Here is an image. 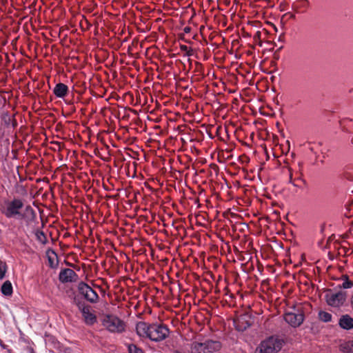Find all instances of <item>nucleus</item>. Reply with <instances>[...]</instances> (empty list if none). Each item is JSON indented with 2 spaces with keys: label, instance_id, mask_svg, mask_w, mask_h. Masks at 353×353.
<instances>
[{
  "label": "nucleus",
  "instance_id": "obj_1",
  "mask_svg": "<svg viewBox=\"0 0 353 353\" xmlns=\"http://www.w3.org/2000/svg\"><path fill=\"white\" fill-rule=\"evenodd\" d=\"M221 347V343L216 341H195L191 345L190 352L191 353H213L219 350Z\"/></svg>",
  "mask_w": 353,
  "mask_h": 353
},
{
  "label": "nucleus",
  "instance_id": "obj_2",
  "mask_svg": "<svg viewBox=\"0 0 353 353\" xmlns=\"http://www.w3.org/2000/svg\"><path fill=\"white\" fill-rule=\"evenodd\" d=\"M282 347V341L274 337H270L261 342L256 348V353H276Z\"/></svg>",
  "mask_w": 353,
  "mask_h": 353
},
{
  "label": "nucleus",
  "instance_id": "obj_3",
  "mask_svg": "<svg viewBox=\"0 0 353 353\" xmlns=\"http://www.w3.org/2000/svg\"><path fill=\"white\" fill-rule=\"evenodd\" d=\"M23 207L21 200L15 199L12 201H6L0 208L1 212L7 217L12 218L20 215L19 210Z\"/></svg>",
  "mask_w": 353,
  "mask_h": 353
},
{
  "label": "nucleus",
  "instance_id": "obj_4",
  "mask_svg": "<svg viewBox=\"0 0 353 353\" xmlns=\"http://www.w3.org/2000/svg\"><path fill=\"white\" fill-rule=\"evenodd\" d=\"M103 325L112 332H121L125 329L124 323L118 317L108 315L103 320Z\"/></svg>",
  "mask_w": 353,
  "mask_h": 353
},
{
  "label": "nucleus",
  "instance_id": "obj_5",
  "mask_svg": "<svg viewBox=\"0 0 353 353\" xmlns=\"http://www.w3.org/2000/svg\"><path fill=\"white\" fill-rule=\"evenodd\" d=\"M169 334L168 328L163 325H150L149 330V339L154 341H160L165 339Z\"/></svg>",
  "mask_w": 353,
  "mask_h": 353
},
{
  "label": "nucleus",
  "instance_id": "obj_6",
  "mask_svg": "<svg viewBox=\"0 0 353 353\" xmlns=\"http://www.w3.org/2000/svg\"><path fill=\"white\" fill-rule=\"evenodd\" d=\"M285 321L291 326L299 327L303 322L304 314L301 307L294 310L293 312H288L284 316Z\"/></svg>",
  "mask_w": 353,
  "mask_h": 353
},
{
  "label": "nucleus",
  "instance_id": "obj_7",
  "mask_svg": "<svg viewBox=\"0 0 353 353\" xmlns=\"http://www.w3.org/2000/svg\"><path fill=\"white\" fill-rule=\"evenodd\" d=\"M79 293L89 302L97 303L99 300L98 294L88 284L81 282L79 284Z\"/></svg>",
  "mask_w": 353,
  "mask_h": 353
},
{
  "label": "nucleus",
  "instance_id": "obj_8",
  "mask_svg": "<svg viewBox=\"0 0 353 353\" xmlns=\"http://www.w3.org/2000/svg\"><path fill=\"white\" fill-rule=\"evenodd\" d=\"M347 294L345 292H338L336 293H329L325 296L327 303L335 307H339L343 305L346 300Z\"/></svg>",
  "mask_w": 353,
  "mask_h": 353
},
{
  "label": "nucleus",
  "instance_id": "obj_9",
  "mask_svg": "<svg viewBox=\"0 0 353 353\" xmlns=\"http://www.w3.org/2000/svg\"><path fill=\"white\" fill-rule=\"evenodd\" d=\"M84 321L87 325H93L97 321L96 316L91 312L89 306L79 305Z\"/></svg>",
  "mask_w": 353,
  "mask_h": 353
},
{
  "label": "nucleus",
  "instance_id": "obj_10",
  "mask_svg": "<svg viewBox=\"0 0 353 353\" xmlns=\"http://www.w3.org/2000/svg\"><path fill=\"white\" fill-rule=\"evenodd\" d=\"M77 278L75 272L70 268L63 269L59 273V280L62 283L72 282L76 281Z\"/></svg>",
  "mask_w": 353,
  "mask_h": 353
},
{
  "label": "nucleus",
  "instance_id": "obj_11",
  "mask_svg": "<svg viewBox=\"0 0 353 353\" xmlns=\"http://www.w3.org/2000/svg\"><path fill=\"white\" fill-rule=\"evenodd\" d=\"M149 330H150V325L145 322H139L136 325L137 333L141 337L149 339Z\"/></svg>",
  "mask_w": 353,
  "mask_h": 353
},
{
  "label": "nucleus",
  "instance_id": "obj_12",
  "mask_svg": "<svg viewBox=\"0 0 353 353\" xmlns=\"http://www.w3.org/2000/svg\"><path fill=\"white\" fill-rule=\"evenodd\" d=\"M339 325L345 330H350L353 328V319L347 315H343L339 319Z\"/></svg>",
  "mask_w": 353,
  "mask_h": 353
},
{
  "label": "nucleus",
  "instance_id": "obj_13",
  "mask_svg": "<svg viewBox=\"0 0 353 353\" xmlns=\"http://www.w3.org/2000/svg\"><path fill=\"white\" fill-rule=\"evenodd\" d=\"M68 91V86L62 83H57L53 90L54 94L59 98H63L67 94Z\"/></svg>",
  "mask_w": 353,
  "mask_h": 353
},
{
  "label": "nucleus",
  "instance_id": "obj_14",
  "mask_svg": "<svg viewBox=\"0 0 353 353\" xmlns=\"http://www.w3.org/2000/svg\"><path fill=\"white\" fill-rule=\"evenodd\" d=\"M1 291L5 296H11L12 294V285L10 281H5L1 288Z\"/></svg>",
  "mask_w": 353,
  "mask_h": 353
},
{
  "label": "nucleus",
  "instance_id": "obj_15",
  "mask_svg": "<svg viewBox=\"0 0 353 353\" xmlns=\"http://www.w3.org/2000/svg\"><path fill=\"white\" fill-rule=\"evenodd\" d=\"M340 348L344 352H353V341L346 342L341 344Z\"/></svg>",
  "mask_w": 353,
  "mask_h": 353
},
{
  "label": "nucleus",
  "instance_id": "obj_16",
  "mask_svg": "<svg viewBox=\"0 0 353 353\" xmlns=\"http://www.w3.org/2000/svg\"><path fill=\"white\" fill-rule=\"evenodd\" d=\"M319 318L321 321L323 322H330L332 320V315L325 311H319Z\"/></svg>",
  "mask_w": 353,
  "mask_h": 353
},
{
  "label": "nucleus",
  "instance_id": "obj_17",
  "mask_svg": "<svg viewBox=\"0 0 353 353\" xmlns=\"http://www.w3.org/2000/svg\"><path fill=\"white\" fill-rule=\"evenodd\" d=\"M343 283L340 285V288L344 289L351 288L353 286V283L348 279V276L347 275L343 276Z\"/></svg>",
  "mask_w": 353,
  "mask_h": 353
},
{
  "label": "nucleus",
  "instance_id": "obj_18",
  "mask_svg": "<svg viewBox=\"0 0 353 353\" xmlns=\"http://www.w3.org/2000/svg\"><path fill=\"white\" fill-rule=\"evenodd\" d=\"M37 239L41 243H46V236L42 231H37L35 233Z\"/></svg>",
  "mask_w": 353,
  "mask_h": 353
},
{
  "label": "nucleus",
  "instance_id": "obj_19",
  "mask_svg": "<svg viewBox=\"0 0 353 353\" xmlns=\"http://www.w3.org/2000/svg\"><path fill=\"white\" fill-rule=\"evenodd\" d=\"M7 270V265L5 262L0 261V279H3Z\"/></svg>",
  "mask_w": 353,
  "mask_h": 353
},
{
  "label": "nucleus",
  "instance_id": "obj_20",
  "mask_svg": "<svg viewBox=\"0 0 353 353\" xmlns=\"http://www.w3.org/2000/svg\"><path fill=\"white\" fill-rule=\"evenodd\" d=\"M129 353H143L142 350L138 348L134 345H130L128 346Z\"/></svg>",
  "mask_w": 353,
  "mask_h": 353
},
{
  "label": "nucleus",
  "instance_id": "obj_21",
  "mask_svg": "<svg viewBox=\"0 0 353 353\" xmlns=\"http://www.w3.org/2000/svg\"><path fill=\"white\" fill-rule=\"evenodd\" d=\"M181 50L183 52H185L187 54V56L190 57L192 55V50L189 49V48L187 46L183 45L181 46Z\"/></svg>",
  "mask_w": 353,
  "mask_h": 353
},
{
  "label": "nucleus",
  "instance_id": "obj_22",
  "mask_svg": "<svg viewBox=\"0 0 353 353\" xmlns=\"http://www.w3.org/2000/svg\"><path fill=\"white\" fill-rule=\"evenodd\" d=\"M343 177L349 180L350 181H353V175L350 173V172L345 170L343 173Z\"/></svg>",
  "mask_w": 353,
  "mask_h": 353
},
{
  "label": "nucleus",
  "instance_id": "obj_23",
  "mask_svg": "<svg viewBox=\"0 0 353 353\" xmlns=\"http://www.w3.org/2000/svg\"><path fill=\"white\" fill-rule=\"evenodd\" d=\"M26 210H27V211H29V210H30V211H31V212H32V211H33V210H32V208H31L30 206H28V207L26 208Z\"/></svg>",
  "mask_w": 353,
  "mask_h": 353
},
{
  "label": "nucleus",
  "instance_id": "obj_24",
  "mask_svg": "<svg viewBox=\"0 0 353 353\" xmlns=\"http://www.w3.org/2000/svg\"><path fill=\"white\" fill-rule=\"evenodd\" d=\"M190 30V28L186 27V28H185L184 31H185V32H189Z\"/></svg>",
  "mask_w": 353,
  "mask_h": 353
},
{
  "label": "nucleus",
  "instance_id": "obj_25",
  "mask_svg": "<svg viewBox=\"0 0 353 353\" xmlns=\"http://www.w3.org/2000/svg\"><path fill=\"white\" fill-rule=\"evenodd\" d=\"M351 306L353 308V295L351 297Z\"/></svg>",
  "mask_w": 353,
  "mask_h": 353
},
{
  "label": "nucleus",
  "instance_id": "obj_26",
  "mask_svg": "<svg viewBox=\"0 0 353 353\" xmlns=\"http://www.w3.org/2000/svg\"><path fill=\"white\" fill-rule=\"evenodd\" d=\"M49 261H50V262L52 263V260H51V259H50V258L49 259Z\"/></svg>",
  "mask_w": 353,
  "mask_h": 353
},
{
  "label": "nucleus",
  "instance_id": "obj_27",
  "mask_svg": "<svg viewBox=\"0 0 353 353\" xmlns=\"http://www.w3.org/2000/svg\"><path fill=\"white\" fill-rule=\"evenodd\" d=\"M49 261H50V262L52 263V260H51V259H50V258L49 259Z\"/></svg>",
  "mask_w": 353,
  "mask_h": 353
}]
</instances>
